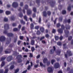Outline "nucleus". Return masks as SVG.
<instances>
[{
	"instance_id": "44",
	"label": "nucleus",
	"mask_w": 73,
	"mask_h": 73,
	"mask_svg": "<svg viewBox=\"0 0 73 73\" xmlns=\"http://www.w3.org/2000/svg\"><path fill=\"white\" fill-rule=\"evenodd\" d=\"M21 24L24 25L25 24V23L24 21L23 20H21Z\"/></svg>"
},
{
	"instance_id": "49",
	"label": "nucleus",
	"mask_w": 73,
	"mask_h": 73,
	"mask_svg": "<svg viewBox=\"0 0 73 73\" xmlns=\"http://www.w3.org/2000/svg\"><path fill=\"white\" fill-rule=\"evenodd\" d=\"M24 19L26 21H27V16L26 15H25V16H24Z\"/></svg>"
},
{
	"instance_id": "4",
	"label": "nucleus",
	"mask_w": 73,
	"mask_h": 73,
	"mask_svg": "<svg viewBox=\"0 0 73 73\" xmlns=\"http://www.w3.org/2000/svg\"><path fill=\"white\" fill-rule=\"evenodd\" d=\"M12 51V49H7L5 51V53L7 54L8 53H9L11 52Z\"/></svg>"
},
{
	"instance_id": "63",
	"label": "nucleus",
	"mask_w": 73,
	"mask_h": 73,
	"mask_svg": "<svg viewBox=\"0 0 73 73\" xmlns=\"http://www.w3.org/2000/svg\"><path fill=\"white\" fill-rule=\"evenodd\" d=\"M56 32V30L54 29H52V33H55Z\"/></svg>"
},
{
	"instance_id": "51",
	"label": "nucleus",
	"mask_w": 73,
	"mask_h": 73,
	"mask_svg": "<svg viewBox=\"0 0 73 73\" xmlns=\"http://www.w3.org/2000/svg\"><path fill=\"white\" fill-rule=\"evenodd\" d=\"M33 11H34V12H36L37 10L36 9V8L35 7H34L33 8Z\"/></svg>"
},
{
	"instance_id": "1",
	"label": "nucleus",
	"mask_w": 73,
	"mask_h": 73,
	"mask_svg": "<svg viewBox=\"0 0 73 73\" xmlns=\"http://www.w3.org/2000/svg\"><path fill=\"white\" fill-rule=\"evenodd\" d=\"M4 28L5 31L3 32V33L7 34V36L9 37H13V34L12 33H7V31L6 30L9 29V25L8 24H5L4 26Z\"/></svg>"
},
{
	"instance_id": "50",
	"label": "nucleus",
	"mask_w": 73,
	"mask_h": 73,
	"mask_svg": "<svg viewBox=\"0 0 73 73\" xmlns=\"http://www.w3.org/2000/svg\"><path fill=\"white\" fill-rule=\"evenodd\" d=\"M13 31L14 32H16L18 31V29L17 28H15L13 29Z\"/></svg>"
},
{
	"instance_id": "6",
	"label": "nucleus",
	"mask_w": 73,
	"mask_h": 73,
	"mask_svg": "<svg viewBox=\"0 0 73 73\" xmlns=\"http://www.w3.org/2000/svg\"><path fill=\"white\" fill-rule=\"evenodd\" d=\"M5 39V38L3 36H1L0 37V41L1 42H3L4 41Z\"/></svg>"
},
{
	"instance_id": "31",
	"label": "nucleus",
	"mask_w": 73,
	"mask_h": 73,
	"mask_svg": "<svg viewBox=\"0 0 73 73\" xmlns=\"http://www.w3.org/2000/svg\"><path fill=\"white\" fill-rule=\"evenodd\" d=\"M47 14L48 15L50 16L51 14V12L50 11H48L47 12Z\"/></svg>"
},
{
	"instance_id": "15",
	"label": "nucleus",
	"mask_w": 73,
	"mask_h": 73,
	"mask_svg": "<svg viewBox=\"0 0 73 73\" xmlns=\"http://www.w3.org/2000/svg\"><path fill=\"white\" fill-rule=\"evenodd\" d=\"M40 31H41V32L43 33L44 32V29L43 27H41L40 28Z\"/></svg>"
},
{
	"instance_id": "47",
	"label": "nucleus",
	"mask_w": 73,
	"mask_h": 73,
	"mask_svg": "<svg viewBox=\"0 0 73 73\" xmlns=\"http://www.w3.org/2000/svg\"><path fill=\"white\" fill-rule=\"evenodd\" d=\"M62 6L60 5H58V7H59V9L60 10L61 9H62Z\"/></svg>"
},
{
	"instance_id": "21",
	"label": "nucleus",
	"mask_w": 73,
	"mask_h": 73,
	"mask_svg": "<svg viewBox=\"0 0 73 73\" xmlns=\"http://www.w3.org/2000/svg\"><path fill=\"white\" fill-rule=\"evenodd\" d=\"M35 41L34 40H32L31 41V44L32 45H35Z\"/></svg>"
},
{
	"instance_id": "5",
	"label": "nucleus",
	"mask_w": 73,
	"mask_h": 73,
	"mask_svg": "<svg viewBox=\"0 0 73 73\" xmlns=\"http://www.w3.org/2000/svg\"><path fill=\"white\" fill-rule=\"evenodd\" d=\"M18 6V4L17 3V2H14L12 4V6L13 7L16 8Z\"/></svg>"
},
{
	"instance_id": "19",
	"label": "nucleus",
	"mask_w": 73,
	"mask_h": 73,
	"mask_svg": "<svg viewBox=\"0 0 73 73\" xmlns=\"http://www.w3.org/2000/svg\"><path fill=\"white\" fill-rule=\"evenodd\" d=\"M34 25L33 23H31L30 25V28L31 29H34Z\"/></svg>"
},
{
	"instance_id": "33",
	"label": "nucleus",
	"mask_w": 73,
	"mask_h": 73,
	"mask_svg": "<svg viewBox=\"0 0 73 73\" xmlns=\"http://www.w3.org/2000/svg\"><path fill=\"white\" fill-rule=\"evenodd\" d=\"M66 43H65L64 44H63L64 49H66L67 48V47L66 46Z\"/></svg>"
},
{
	"instance_id": "39",
	"label": "nucleus",
	"mask_w": 73,
	"mask_h": 73,
	"mask_svg": "<svg viewBox=\"0 0 73 73\" xmlns=\"http://www.w3.org/2000/svg\"><path fill=\"white\" fill-rule=\"evenodd\" d=\"M36 34L38 35H40V32L38 30L37 31Z\"/></svg>"
},
{
	"instance_id": "64",
	"label": "nucleus",
	"mask_w": 73,
	"mask_h": 73,
	"mask_svg": "<svg viewBox=\"0 0 73 73\" xmlns=\"http://www.w3.org/2000/svg\"><path fill=\"white\" fill-rule=\"evenodd\" d=\"M8 71V69H6L5 70V72H4V73H7Z\"/></svg>"
},
{
	"instance_id": "40",
	"label": "nucleus",
	"mask_w": 73,
	"mask_h": 73,
	"mask_svg": "<svg viewBox=\"0 0 73 73\" xmlns=\"http://www.w3.org/2000/svg\"><path fill=\"white\" fill-rule=\"evenodd\" d=\"M5 64V62L4 61L2 62V63L1 64V67H3V66H4Z\"/></svg>"
},
{
	"instance_id": "23",
	"label": "nucleus",
	"mask_w": 73,
	"mask_h": 73,
	"mask_svg": "<svg viewBox=\"0 0 73 73\" xmlns=\"http://www.w3.org/2000/svg\"><path fill=\"white\" fill-rule=\"evenodd\" d=\"M3 48L2 46L0 47V54L3 51Z\"/></svg>"
},
{
	"instance_id": "28",
	"label": "nucleus",
	"mask_w": 73,
	"mask_h": 73,
	"mask_svg": "<svg viewBox=\"0 0 73 73\" xmlns=\"http://www.w3.org/2000/svg\"><path fill=\"white\" fill-rule=\"evenodd\" d=\"M57 44L59 46H62V42H57Z\"/></svg>"
},
{
	"instance_id": "30",
	"label": "nucleus",
	"mask_w": 73,
	"mask_h": 73,
	"mask_svg": "<svg viewBox=\"0 0 73 73\" xmlns=\"http://www.w3.org/2000/svg\"><path fill=\"white\" fill-rule=\"evenodd\" d=\"M54 38L56 40H58V39H59V37L56 36H54Z\"/></svg>"
},
{
	"instance_id": "45",
	"label": "nucleus",
	"mask_w": 73,
	"mask_h": 73,
	"mask_svg": "<svg viewBox=\"0 0 73 73\" xmlns=\"http://www.w3.org/2000/svg\"><path fill=\"white\" fill-rule=\"evenodd\" d=\"M41 21V18L40 17H39L38 22L39 23H40Z\"/></svg>"
},
{
	"instance_id": "27",
	"label": "nucleus",
	"mask_w": 73,
	"mask_h": 73,
	"mask_svg": "<svg viewBox=\"0 0 73 73\" xmlns=\"http://www.w3.org/2000/svg\"><path fill=\"white\" fill-rule=\"evenodd\" d=\"M35 50V48L34 47L32 46L31 48V50L32 52H33Z\"/></svg>"
},
{
	"instance_id": "61",
	"label": "nucleus",
	"mask_w": 73,
	"mask_h": 73,
	"mask_svg": "<svg viewBox=\"0 0 73 73\" xmlns=\"http://www.w3.org/2000/svg\"><path fill=\"white\" fill-rule=\"evenodd\" d=\"M63 36H60L59 38V39L60 40H62V39H63Z\"/></svg>"
},
{
	"instance_id": "14",
	"label": "nucleus",
	"mask_w": 73,
	"mask_h": 73,
	"mask_svg": "<svg viewBox=\"0 0 73 73\" xmlns=\"http://www.w3.org/2000/svg\"><path fill=\"white\" fill-rule=\"evenodd\" d=\"M58 31L60 34H62L63 33V29H60L58 30Z\"/></svg>"
},
{
	"instance_id": "12",
	"label": "nucleus",
	"mask_w": 73,
	"mask_h": 73,
	"mask_svg": "<svg viewBox=\"0 0 73 73\" xmlns=\"http://www.w3.org/2000/svg\"><path fill=\"white\" fill-rule=\"evenodd\" d=\"M47 70L48 72L49 73L52 72L53 71V69L51 67H48V68Z\"/></svg>"
},
{
	"instance_id": "42",
	"label": "nucleus",
	"mask_w": 73,
	"mask_h": 73,
	"mask_svg": "<svg viewBox=\"0 0 73 73\" xmlns=\"http://www.w3.org/2000/svg\"><path fill=\"white\" fill-rule=\"evenodd\" d=\"M15 19V18L14 17H11V20L12 21H14Z\"/></svg>"
},
{
	"instance_id": "2",
	"label": "nucleus",
	"mask_w": 73,
	"mask_h": 73,
	"mask_svg": "<svg viewBox=\"0 0 73 73\" xmlns=\"http://www.w3.org/2000/svg\"><path fill=\"white\" fill-rule=\"evenodd\" d=\"M22 56L21 55H18L17 56V62L18 63H20L22 62V60L21 59Z\"/></svg>"
},
{
	"instance_id": "58",
	"label": "nucleus",
	"mask_w": 73,
	"mask_h": 73,
	"mask_svg": "<svg viewBox=\"0 0 73 73\" xmlns=\"http://www.w3.org/2000/svg\"><path fill=\"white\" fill-rule=\"evenodd\" d=\"M49 35L48 34H46L45 35V37L46 38H48L49 37Z\"/></svg>"
},
{
	"instance_id": "18",
	"label": "nucleus",
	"mask_w": 73,
	"mask_h": 73,
	"mask_svg": "<svg viewBox=\"0 0 73 73\" xmlns=\"http://www.w3.org/2000/svg\"><path fill=\"white\" fill-rule=\"evenodd\" d=\"M43 15L44 17H47V14L46 11H44L43 12Z\"/></svg>"
},
{
	"instance_id": "52",
	"label": "nucleus",
	"mask_w": 73,
	"mask_h": 73,
	"mask_svg": "<svg viewBox=\"0 0 73 73\" xmlns=\"http://www.w3.org/2000/svg\"><path fill=\"white\" fill-rule=\"evenodd\" d=\"M31 68V66L30 65H29L27 67V70H29Z\"/></svg>"
},
{
	"instance_id": "46",
	"label": "nucleus",
	"mask_w": 73,
	"mask_h": 73,
	"mask_svg": "<svg viewBox=\"0 0 73 73\" xmlns=\"http://www.w3.org/2000/svg\"><path fill=\"white\" fill-rule=\"evenodd\" d=\"M14 68H15V66L13 65H12L10 67V70H12L13 69H14Z\"/></svg>"
},
{
	"instance_id": "60",
	"label": "nucleus",
	"mask_w": 73,
	"mask_h": 73,
	"mask_svg": "<svg viewBox=\"0 0 73 73\" xmlns=\"http://www.w3.org/2000/svg\"><path fill=\"white\" fill-rule=\"evenodd\" d=\"M19 38H20V40H23L24 38V36H19Z\"/></svg>"
},
{
	"instance_id": "17",
	"label": "nucleus",
	"mask_w": 73,
	"mask_h": 73,
	"mask_svg": "<svg viewBox=\"0 0 73 73\" xmlns=\"http://www.w3.org/2000/svg\"><path fill=\"white\" fill-rule=\"evenodd\" d=\"M47 61H48V60H47V58H45L43 60V62L44 63H45Z\"/></svg>"
},
{
	"instance_id": "25",
	"label": "nucleus",
	"mask_w": 73,
	"mask_h": 73,
	"mask_svg": "<svg viewBox=\"0 0 73 73\" xmlns=\"http://www.w3.org/2000/svg\"><path fill=\"white\" fill-rule=\"evenodd\" d=\"M5 59H6V57H2L1 58V61H4Z\"/></svg>"
},
{
	"instance_id": "57",
	"label": "nucleus",
	"mask_w": 73,
	"mask_h": 73,
	"mask_svg": "<svg viewBox=\"0 0 73 73\" xmlns=\"http://www.w3.org/2000/svg\"><path fill=\"white\" fill-rule=\"evenodd\" d=\"M58 19L57 18H56L55 19H54V24H55L56 23V21H57Z\"/></svg>"
},
{
	"instance_id": "41",
	"label": "nucleus",
	"mask_w": 73,
	"mask_h": 73,
	"mask_svg": "<svg viewBox=\"0 0 73 73\" xmlns=\"http://www.w3.org/2000/svg\"><path fill=\"white\" fill-rule=\"evenodd\" d=\"M19 69L18 68H17L15 71V73H17L19 71Z\"/></svg>"
},
{
	"instance_id": "35",
	"label": "nucleus",
	"mask_w": 73,
	"mask_h": 73,
	"mask_svg": "<svg viewBox=\"0 0 73 73\" xmlns=\"http://www.w3.org/2000/svg\"><path fill=\"white\" fill-rule=\"evenodd\" d=\"M65 22L68 23H71V21L70 19H69L68 20H66Z\"/></svg>"
},
{
	"instance_id": "8",
	"label": "nucleus",
	"mask_w": 73,
	"mask_h": 73,
	"mask_svg": "<svg viewBox=\"0 0 73 73\" xmlns=\"http://www.w3.org/2000/svg\"><path fill=\"white\" fill-rule=\"evenodd\" d=\"M53 49H52L50 51V53L51 54H52L54 53V51L56 50V47L55 46H53Z\"/></svg>"
},
{
	"instance_id": "13",
	"label": "nucleus",
	"mask_w": 73,
	"mask_h": 73,
	"mask_svg": "<svg viewBox=\"0 0 73 73\" xmlns=\"http://www.w3.org/2000/svg\"><path fill=\"white\" fill-rule=\"evenodd\" d=\"M69 56H71L72 55V54L70 51L67 50L66 52Z\"/></svg>"
},
{
	"instance_id": "22",
	"label": "nucleus",
	"mask_w": 73,
	"mask_h": 73,
	"mask_svg": "<svg viewBox=\"0 0 73 73\" xmlns=\"http://www.w3.org/2000/svg\"><path fill=\"white\" fill-rule=\"evenodd\" d=\"M61 25L60 23H57L56 25V27L57 28H59L60 27V26Z\"/></svg>"
},
{
	"instance_id": "29",
	"label": "nucleus",
	"mask_w": 73,
	"mask_h": 73,
	"mask_svg": "<svg viewBox=\"0 0 73 73\" xmlns=\"http://www.w3.org/2000/svg\"><path fill=\"white\" fill-rule=\"evenodd\" d=\"M66 11L64 10H63L62 11V14L63 15H64L66 14Z\"/></svg>"
},
{
	"instance_id": "24",
	"label": "nucleus",
	"mask_w": 73,
	"mask_h": 73,
	"mask_svg": "<svg viewBox=\"0 0 73 73\" xmlns=\"http://www.w3.org/2000/svg\"><path fill=\"white\" fill-rule=\"evenodd\" d=\"M40 0H36V3L39 6L40 5Z\"/></svg>"
},
{
	"instance_id": "34",
	"label": "nucleus",
	"mask_w": 73,
	"mask_h": 73,
	"mask_svg": "<svg viewBox=\"0 0 73 73\" xmlns=\"http://www.w3.org/2000/svg\"><path fill=\"white\" fill-rule=\"evenodd\" d=\"M11 41V38H10V40H7L6 41V44H8L10 43V42Z\"/></svg>"
},
{
	"instance_id": "53",
	"label": "nucleus",
	"mask_w": 73,
	"mask_h": 73,
	"mask_svg": "<svg viewBox=\"0 0 73 73\" xmlns=\"http://www.w3.org/2000/svg\"><path fill=\"white\" fill-rule=\"evenodd\" d=\"M8 19L6 18H5L4 19V21L5 22H7L8 21Z\"/></svg>"
},
{
	"instance_id": "32",
	"label": "nucleus",
	"mask_w": 73,
	"mask_h": 73,
	"mask_svg": "<svg viewBox=\"0 0 73 73\" xmlns=\"http://www.w3.org/2000/svg\"><path fill=\"white\" fill-rule=\"evenodd\" d=\"M19 17L21 18H22L23 16V14L22 13H20L19 14Z\"/></svg>"
},
{
	"instance_id": "56",
	"label": "nucleus",
	"mask_w": 73,
	"mask_h": 73,
	"mask_svg": "<svg viewBox=\"0 0 73 73\" xmlns=\"http://www.w3.org/2000/svg\"><path fill=\"white\" fill-rule=\"evenodd\" d=\"M36 14L35 13H34L33 14L32 17L33 18H35L36 17Z\"/></svg>"
},
{
	"instance_id": "16",
	"label": "nucleus",
	"mask_w": 73,
	"mask_h": 73,
	"mask_svg": "<svg viewBox=\"0 0 73 73\" xmlns=\"http://www.w3.org/2000/svg\"><path fill=\"white\" fill-rule=\"evenodd\" d=\"M70 26L69 25H65V28L66 29H70Z\"/></svg>"
},
{
	"instance_id": "55",
	"label": "nucleus",
	"mask_w": 73,
	"mask_h": 73,
	"mask_svg": "<svg viewBox=\"0 0 73 73\" xmlns=\"http://www.w3.org/2000/svg\"><path fill=\"white\" fill-rule=\"evenodd\" d=\"M44 38H45V37H44V36L41 37L40 38V40H42L44 39Z\"/></svg>"
},
{
	"instance_id": "9",
	"label": "nucleus",
	"mask_w": 73,
	"mask_h": 73,
	"mask_svg": "<svg viewBox=\"0 0 73 73\" xmlns=\"http://www.w3.org/2000/svg\"><path fill=\"white\" fill-rule=\"evenodd\" d=\"M13 58V56H9L7 58V60L8 62H10L11 61Z\"/></svg>"
},
{
	"instance_id": "11",
	"label": "nucleus",
	"mask_w": 73,
	"mask_h": 73,
	"mask_svg": "<svg viewBox=\"0 0 73 73\" xmlns=\"http://www.w3.org/2000/svg\"><path fill=\"white\" fill-rule=\"evenodd\" d=\"M27 13L28 15H31L32 12V11L31 9H29L27 10Z\"/></svg>"
},
{
	"instance_id": "43",
	"label": "nucleus",
	"mask_w": 73,
	"mask_h": 73,
	"mask_svg": "<svg viewBox=\"0 0 73 73\" xmlns=\"http://www.w3.org/2000/svg\"><path fill=\"white\" fill-rule=\"evenodd\" d=\"M72 36H69L68 38V40L70 41V40L71 39H72Z\"/></svg>"
},
{
	"instance_id": "20",
	"label": "nucleus",
	"mask_w": 73,
	"mask_h": 73,
	"mask_svg": "<svg viewBox=\"0 0 73 73\" xmlns=\"http://www.w3.org/2000/svg\"><path fill=\"white\" fill-rule=\"evenodd\" d=\"M61 53V51L60 50H57L56 53L57 55H58L60 56Z\"/></svg>"
},
{
	"instance_id": "7",
	"label": "nucleus",
	"mask_w": 73,
	"mask_h": 73,
	"mask_svg": "<svg viewBox=\"0 0 73 73\" xmlns=\"http://www.w3.org/2000/svg\"><path fill=\"white\" fill-rule=\"evenodd\" d=\"M54 67L55 69H57L59 68L60 67V64L58 63H56L54 64Z\"/></svg>"
},
{
	"instance_id": "62",
	"label": "nucleus",
	"mask_w": 73,
	"mask_h": 73,
	"mask_svg": "<svg viewBox=\"0 0 73 73\" xmlns=\"http://www.w3.org/2000/svg\"><path fill=\"white\" fill-rule=\"evenodd\" d=\"M54 62H55V60H51V63H52V64L53 65V64Z\"/></svg>"
},
{
	"instance_id": "37",
	"label": "nucleus",
	"mask_w": 73,
	"mask_h": 73,
	"mask_svg": "<svg viewBox=\"0 0 73 73\" xmlns=\"http://www.w3.org/2000/svg\"><path fill=\"white\" fill-rule=\"evenodd\" d=\"M61 29L63 30H64L65 29V27L64 25H62L61 26Z\"/></svg>"
},
{
	"instance_id": "48",
	"label": "nucleus",
	"mask_w": 73,
	"mask_h": 73,
	"mask_svg": "<svg viewBox=\"0 0 73 73\" xmlns=\"http://www.w3.org/2000/svg\"><path fill=\"white\" fill-rule=\"evenodd\" d=\"M71 10V8L70 6H69L68 7V10L69 11H70Z\"/></svg>"
},
{
	"instance_id": "10",
	"label": "nucleus",
	"mask_w": 73,
	"mask_h": 73,
	"mask_svg": "<svg viewBox=\"0 0 73 73\" xmlns=\"http://www.w3.org/2000/svg\"><path fill=\"white\" fill-rule=\"evenodd\" d=\"M64 32L65 33L66 38L68 37V36L69 33V31L68 30H64Z\"/></svg>"
},
{
	"instance_id": "38",
	"label": "nucleus",
	"mask_w": 73,
	"mask_h": 73,
	"mask_svg": "<svg viewBox=\"0 0 73 73\" xmlns=\"http://www.w3.org/2000/svg\"><path fill=\"white\" fill-rule=\"evenodd\" d=\"M35 29H36L38 30V29L39 28V26H36L35 27Z\"/></svg>"
},
{
	"instance_id": "36",
	"label": "nucleus",
	"mask_w": 73,
	"mask_h": 73,
	"mask_svg": "<svg viewBox=\"0 0 73 73\" xmlns=\"http://www.w3.org/2000/svg\"><path fill=\"white\" fill-rule=\"evenodd\" d=\"M6 15H8L11 14V12L10 11H7L5 12Z\"/></svg>"
},
{
	"instance_id": "26",
	"label": "nucleus",
	"mask_w": 73,
	"mask_h": 73,
	"mask_svg": "<svg viewBox=\"0 0 73 73\" xmlns=\"http://www.w3.org/2000/svg\"><path fill=\"white\" fill-rule=\"evenodd\" d=\"M58 20H59V21L62 22V17H59Z\"/></svg>"
},
{
	"instance_id": "59",
	"label": "nucleus",
	"mask_w": 73,
	"mask_h": 73,
	"mask_svg": "<svg viewBox=\"0 0 73 73\" xmlns=\"http://www.w3.org/2000/svg\"><path fill=\"white\" fill-rule=\"evenodd\" d=\"M12 26L13 27H16L17 26L16 23H13L12 24Z\"/></svg>"
},
{
	"instance_id": "54",
	"label": "nucleus",
	"mask_w": 73,
	"mask_h": 73,
	"mask_svg": "<svg viewBox=\"0 0 73 73\" xmlns=\"http://www.w3.org/2000/svg\"><path fill=\"white\" fill-rule=\"evenodd\" d=\"M28 8V6L27 5H26L25 6V9L27 10Z\"/></svg>"
},
{
	"instance_id": "3",
	"label": "nucleus",
	"mask_w": 73,
	"mask_h": 73,
	"mask_svg": "<svg viewBox=\"0 0 73 73\" xmlns=\"http://www.w3.org/2000/svg\"><path fill=\"white\" fill-rule=\"evenodd\" d=\"M50 0H48V3H50V5H51V7H54V6L55 3L56 2L55 1H50ZM49 1H50L49 2Z\"/></svg>"
}]
</instances>
